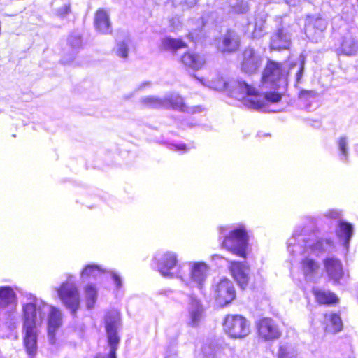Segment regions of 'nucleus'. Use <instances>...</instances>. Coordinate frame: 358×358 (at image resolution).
Wrapping results in <instances>:
<instances>
[{
	"mask_svg": "<svg viewBox=\"0 0 358 358\" xmlns=\"http://www.w3.org/2000/svg\"><path fill=\"white\" fill-rule=\"evenodd\" d=\"M45 302L35 296H27L22 303V336L26 351L30 358H33L37 352L38 325L43 321L41 309Z\"/></svg>",
	"mask_w": 358,
	"mask_h": 358,
	"instance_id": "1",
	"label": "nucleus"
},
{
	"mask_svg": "<svg viewBox=\"0 0 358 358\" xmlns=\"http://www.w3.org/2000/svg\"><path fill=\"white\" fill-rule=\"evenodd\" d=\"M287 248L292 255L310 252L319 255L322 252H330L334 248V243L330 238H318L313 229H296L288 240Z\"/></svg>",
	"mask_w": 358,
	"mask_h": 358,
	"instance_id": "2",
	"label": "nucleus"
},
{
	"mask_svg": "<svg viewBox=\"0 0 358 358\" xmlns=\"http://www.w3.org/2000/svg\"><path fill=\"white\" fill-rule=\"evenodd\" d=\"M304 59L299 63L290 66L288 72L281 63L268 61L264 71L262 82V85H269L271 88L278 90L284 88L287 83V78L294 75L296 84L301 82L304 71Z\"/></svg>",
	"mask_w": 358,
	"mask_h": 358,
	"instance_id": "3",
	"label": "nucleus"
},
{
	"mask_svg": "<svg viewBox=\"0 0 358 358\" xmlns=\"http://www.w3.org/2000/svg\"><path fill=\"white\" fill-rule=\"evenodd\" d=\"M233 87V96L241 99L246 107L256 110H262L269 103H277L281 99L280 93L260 92L243 80L236 81Z\"/></svg>",
	"mask_w": 358,
	"mask_h": 358,
	"instance_id": "4",
	"label": "nucleus"
},
{
	"mask_svg": "<svg viewBox=\"0 0 358 358\" xmlns=\"http://www.w3.org/2000/svg\"><path fill=\"white\" fill-rule=\"evenodd\" d=\"M248 236L243 228L235 229L224 237L222 246L231 253L245 258Z\"/></svg>",
	"mask_w": 358,
	"mask_h": 358,
	"instance_id": "5",
	"label": "nucleus"
},
{
	"mask_svg": "<svg viewBox=\"0 0 358 358\" xmlns=\"http://www.w3.org/2000/svg\"><path fill=\"white\" fill-rule=\"evenodd\" d=\"M157 268L159 273L166 278H177L182 281L186 278L183 267L178 266L176 254L166 252L159 259Z\"/></svg>",
	"mask_w": 358,
	"mask_h": 358,
	"instance_id": "6",
	"label": "nucleus"
},
{
	"mask_svg": "<svg viewBox=\"0 0 358 358\" xmlns=\"http://www.w3.org/2000/svg\"><path fill=\"white\" fill-rule=\"evenodd\" d=\"M72 278L71 275L69 276L68 280L57 291L62 303L75 315L80 306V296L76 285L71 281Z\"/></svg>",
	"mask_w": 358,
	"mask_h": 358,
	"instance_id": "7",
	"label": "nucleus"
},
{
	"mask_svg": "<svg viewBox=\"0 0 358 358\" xmlns=\"http://www.w3.org/2000/svg\"><path fill=\"white\" fill-rule=\"evenodd\" d=\"M104 320L108 342L110 346L108 355H116V351L120 343V337L117 334V327L120 322V313L115 310H110L106 313Z\"/></svg>",
	"mask_w": 358,
	"mask_h": 358,
	"instance_id": "8",
	"label": "nucleus"
},
{
	"mask_svg": "<svg viewBox=\"0 0 358 358\" xmlns=\"http://www.w3.org/2000/svg\"><path fill=\"white\" fill-rule=\"evenodd\" d=\"M224 331L234 338H242L250 333L248 321L240 315H229L223 324Z\"/></svg>",
	"mask_w": 358,
	"mask_h": 358,
	"instance_id": "9",
	"label": "nucleus"
},
{
	"mask_svg": "<svg viewBox=\"0 0 358 358\" xmlns=\"http://www.w3.org/2000/svg\"><path fill=\"white\" fill-rule=\"evenodd\" d=\"M214 298L220 306H224L231 303L236 296L235 289L231 281L224 278L215 282L213 287Z\"/></svg>",
	"mask_w": 358,
	"mask_h": 358,
	"instance_id": "10",
	"label": "nucleus"
},
{
	"mask_svg": "<svg viewBox=\"0 0 358 358\" xmlns=\"http://www.w3.org/2000/svg\"><path fill=\"white\" fill-rule=\"evenodd\" d=\"M43 313V320L48 315V334L50 343H55V336L56 331L62 324V315L61 311L57 308L45 303L41 309Z\"/></svg>",
	"mask_w": 358,
	"mask_h": 358,
	"instance_id": "11",
	"label": "nucleus"
},
{
	"mask_svg": "<svg viewBox=\"0 0 358 358\" xmlns=\"http://www.w3.org/2000/svg\"><path fill=\"white\" fill-rule=\"evenodd\" d=\"M215 46L221 52L231 53L238 50L241 44V38L238 33L228 29L215 41Z\"/></svg>",
	"mask_w": 358,
	"mask_h": 358,
	"instance_id": "12",
	"label": "nucleus"
},
{
	"mask_svg": "<svg viewBox=\"0 0 358 358\" xmlns=\"http://www.w3.org/2000/svg\"><path fill=\"white\" fill-rule=\"evenodd\" d=\"M327 24L326 20L318 16H308L305 24L306 36L313 42L317 43L322 38Z\"/></svg>",
	"mask_w": 358,
	"mask_h": 358,
	"instance_id": "13",
	"label": "nucleus"
},
{
	"mask_svg": "<svg viewBox=\"0 0 358 358\" xmlns=\"http://www.w3.org/2000/svg\"><path fill=\"white\" fill-rule=\"evenodd\" d=\"M263 58L254 48L248 47L242 54L241 70L246 73H255L262 66Z\"/></svg>",
	"mask_w": 358,
	"mask_h": 358,
	"instance_id": "14",
	"label": "nucleus"
},
{
	"mask_svg": "<svg viewBox=\"0 0 358 358\" xmlns=\"http://www.w3.org/2000/svg\"><path fill=\"white\" fill-rule=\"evenodd\" d=\"M258 334L264 341L278 339L281 336V331L276 322L270 317H264L257 324Z\"/></svg>",
	"mask_w": 358,
	"mask_h": 358,
	"instance_id": "15",
	"label": "nucleus"
},
{
	"mask_svg": "<svg viewBox=\"0 0 358 358\" xmlns=\"http://www.w3.org/2000/svg\"><path fill=\"white\" fill-rule=\"evenodd\" d=\"M189 277L191 281L199 289H202L208 275L209 268L204 262H190L189 264ZM187 279V275L185 274ZM184 280L183 282H185Z\"/></svg>",
	"mask_w": 358,
	"mask_h": 358,
	"instance_id": "16",
	"label": "nucleus"
},
{
	"mask_svg": "<svg viewBox=\"0 0 358 358\" xmlns=\"http://www.w3.org/2000/svg\"><path fill=\"white\" fill-rule=\"evenodd\" d=\"M292 34L289 27H279L271 36L270 47L272 50H282L289 48Z\"/></svg>",
	"mask_w": 358,
	"mask_h": 358,
	"instance_id": "17",
	"label": "nucleus"
},
{
	"mask_svg": "<svg viewBox=\"0 0 358 358\" xmlns=\"http://www.w3.org/2000/svg\"><path fill=\"white\" fill-rule=\"evenodd\" d=\"M324 266L329 278L334 283H338L344 275L341 260L334 257H328L324 259Z\"/></svg>",
	"mask_w": 358,
	"mask_h": 358,
	"instance_id": "18",
	"label": "nucleus"
},
{
	"mask_svg": "<svg viewBox=\"0 0 358 358\" xmlns=\"http://www.w3.org/2000/svg\"><path fill=\"white\" fill-rule=\"evenodd\" d=\"M301 270L308 282H316L321 277L319 264L310 257H305L301 260Z\"/></svg>",
	"mask_w": 358,
	"mask_h": 358,
	"instance_id": "19",
	"label": "nucleus"
},
{
	"mask_svg": "<svg viewBox=\"0 0 358 358\" xmlns=\"http://www.w3.org/2000/svg\"><path fill=\"white\" fill-rule=\"evenodd\" d=\"M230 270L232 275L241 288L245 289L249 281L248 266L240 262H231Z\"/></svg>",
	"mask_w": 358,
	"mask_h": 358,
	"instance_id": "20",
	"label": "nucleus"
},
{
	"mask_svg": "<svg viewBox=\"0 0 358 358\" xmlns=\"http://www.w3.org/2000/svg\"><path fill=\"white\" fill-rule=\"evenodd\" d=\"M164 100L167 101V103L164 106V108H166L171 107L175 110L188 113H199L201 110L199 106H187L184 103L182 97L179 96L178 94H167L164 96Z\"/></svg>",
	"mask_w": 358,
	"mask_h": 358,
	"instance_id": "21",
	"label": "nucleus"
},
{
	"mask_svg": "<svg viewBox=\"0 0 358 358\" xmlns=\"http://www.w3.org/2000/svg\"><path fill=\"white\" fill-rule=\"evenodd\" d=\"M188 312L189 324L193 327L197 326L203 317V309L200 301L193 296H189Z\"/></svg>",
	"mask_w": 358,
	"mask_h": 358,
	"instance_id": "22",
	"label": "nucleus"
},
{
	"mask_svg": "<svg viewBox=\"0 0 358 358\" xmlns=\"http://www.w3.org/2000/svg\"><path fill=\"white\" fill-rule=\"evenodd\" d=\"M353 226L347 222L339 221L336 229V235L339 241L343 244L346 250H348L350 239L353 235Z\"/></svg>",
	"mask_w": 358,
	"mask_h": 358,
	"instance_id": "23",
	"label": "nucleus"
},
{
	"mask_svg": "<svg viewBox=\"0 0 358 358\" xmlns=\"http://www.w3.org/2000/svg\"><path fill=\"white\" fill-rule=\"evenodd\" d=\"M180 62L187 67L199 70L205 64L206 59L203 55L187 52L180 57Z\"/></svg>",
	"mask_w": 358,
	"mask_h": 358,
	"instance_id": "24",
	"label": "nucleus"
},
{
	"mask_svg": "<svg viewBox=\"0 0 358 358\" xmlns=\"http://www.w3.org/2000/svg\"><path fill=\"white\" fill-rule=\"evenodd\" d=\"M17 297L13 289L10 287H0V309L15 308Z\"/></svg>",
	"mask_w": 358,
	"mask_h": 358,
	"instance_id": "25",
	"label": "nucleus"
},
{
	"mask_svg": "<svg viewBox=\"0 0 358 358\" xmlns=\"http://www.w3.org/2000/svg\"><path fill=\"white\" fill-rule=\"evenodd\" d=\"M94 26L97 31L101 34H109L111 32V23L109 15L103 9H99L94 17Z\"/></svg>",
	"mask_w": 358,
	"mask_h": 358,
	"instance_id": "26",
	"label": "nucleus"
},
{
	"mask_svg": "<svg viewBox=\"0 0 358 358\" xmlns=\"http://www.w3.org/2000/svg\"><path fill=\"white\" fill-rule=\"evenodd\" d=\"M326 330L331 333H337L343 329V322L339 315L334 313L324 315Z\"/></svg>",
	"mask_w": 358,
	"mask_h": 358,
	"instance_id": "27",
	"label": "nucleus"
},
{
	"mask_svg": "<svg viewBox=\"0 0 358 358\" xmlns=\"http://www.w3.org/2000/svg\"><path fill=\"white\" fill-rule=\"evenodd\" d=\"M312 292L317 301L321 304H332L338 301L337 296L330 291L313 287Z\"/></svg>",
	"mask_w": 358,
	"mask_h": 358,
	"instance_id": "28",
	"label": "nucleus"
},
{
	"mask_svg": "<svg viewBox=\"0 0 358 358\" xmlns=\"http://www.w3.org/2000/svg\"><path fill=\"white\" fill-rule=\"evenodd\" d=\"M340 52L349 56L358 54V41L351 36L344 37L341 44Z\"/></svg>",
	"mask_w": 358,
	"mask_h": 358,
	"instance_id": "29",
	"label": "nucleus"
},
{
	"mask_svg": "<svg viewBox=\"0 0 358 358\" xmlns=\"http://www.w3.org/2000/svg\"><path fill=\"white\" fill-rule=\"evenodd\" d=\"M194 77L199 80L202 85L208 87L209 88L214 89L215 90H224L228 88L229 83L219 74L216 75V78L204 79L199 78L196 76Z\"/></svg>",
	"mask_w": 358,
	"mask_h": 358,
	"instance_id": "30",
	"label": "nucleus"
},
{
	"mask_svg": "<svg viewBox=\"0 0 358 358\" xmlns=\"http://www.w3.org/2000/svg\"><path fill=\"white\" fill-rule=\"evenodd\" d=\"M186 43L180 38L166 37L162 40V48L166 51L176 52L178 50L185 48Z\"/></svg>",
	"mask_w": 358,
	"mask_h": 358,
	"instance_id": "31",
	"label": "nucleus"
},
{
	"mask_svg": "<svg viewBox=\"0 0 358 358\" xmlns=\"http://www.w3.org/2000/svg\"><path fill=\"white\" fill-rule=\"evenodd\" d=\"M130 43L131 39L127 34H125L124 38L117 39L116 47L114 49L115 55L120 58L126 59L128 57Z\"/></svg>",
	"mask_w": 358,
	"mask_h": 358,
	"instance_id": "32",
	"label": "nucleus"
},
{
	"mask_svg": "<svg viewBox=\"0 0 358 358\" xmlns=\"http://www.w3.org/2000/svg\"><path fill=\"white\" fill-rule=\"evenodd\" d=\"M139 103L142 106L151 108H164V106L167 103V101L163 99L155 96H148L141 98Z\"/></svg>",
	"mask_w": 358,
	"mask_h": 358,
	"instance_id": "33",
	"label": "nucleus"
},
{
	"mask_svg": "<svg viewBox=\"0 0 358 358\" xmlns=\"http://www.w3.org/2000/svg\"><path fill=\"white\" fill-rule=\"evenodd\" d=\"M68 44L73 48V56L68 60L64 59L63 62L68 64L73 60L75 55L82 45L81 36L78 33H72L68 38Z\"/></svg>",
	"mask_w": 358,
	"mask_h": 358,
	"instance_id": "34",
	"label": "nucleus"
},
{
	"mask_svg": "<svg viewBox=\"0 0 358 358\" xmlns=\"http://www.w3.org/2000/svg\"><path fill=\"white\" fill-rule=\"evenodd\" d=\"M106 271L103 270L99 266L95 264L87 265L81 273V278L85 279L86 278H92L96 279L100 275Z\"/></svg>",
	"mask_w": 358,
	"mask_h": 358,
	"instance_id": "35",
	"label": "nucleus"
},
{
	"mask_svg": "<svg viewBox=\"0 0 358 358\" xmlns=\"http://www.w3.org/2000/svg\"><path fill=\"white\" fill-rule=\"evenodd\" d=\"M337 146L338 149L339 150V157L341 161L343 162H347L348 159V137L346 136H340L337 141Z\"/></svg>",
	"mask_w": 358,
	"mask_h": 358,
	"instance_id": "36",
	"label": "nucleus"
},
{
	"mask_svg": "<svg viewBox=\"0 0 358 358\" xmlns=\"http://www.w3.org/2000/svg\"><path fill=\"white\" fill-rule=\"evenodd\" d=\"M85 298L87 307L88 309H91L94 307L97 298V291L94 286L88 285L86 286L85 289Z\"/></svg>",
	"mask_w": 358,
	"mask_h": 358,
	"instance_id": "37",
	"label": "nucleus"
},
{
	"mask_svg": "<svg viewBox=\"0 0 358 358\" xmlns=\"http://www.w3.org/2000/svg\"><path fill=\"white\" fill-rule=\"evenodd\" d=\"M294 356V350L291 345L285 343L280 345L278 358H293Z\"/></svg>",
	"mask_w": 358,
	"mask_h": 358,
	"instance_id": "38",
	"label": "nucleus"
},
{
	"mask_svg": "<svg viewBox=\"0 0 358 358\" xmlns=\"http://www.w3.org/2000/svg\"><path fill=\"white\" fill-rule=\"evenodd\" d=\"M267 15L264 12L257 14L255 20V31L261 32L264 30L266 22Z\"/></svg>",
	"mask_w": 358,
	"mask_h": 358,
	"instance_id": "39",
	"label": "nucleus"
},
{
	"mask_svg": "<svg viewBox=\"0 0 358 358\" xmlns=\"http://www.w3.org/2000/svg\"><path fill=\"white\" fill-rule=\"evenodd\" d=\"M198 0H173V3L176 6H181L182 10L189 9L194 7Z\"/></svg>",
	"mask_w": 358,
	"mask_h": 358,
	"instance_id": "40",
	"label": "nucleus"
},
{
	"mask_svg": "<svg viewBox=\"0 0 358 358\" xmlns=\"http://www.w3.org/2000/svg\"><path fill=\"white\" fill-rule=\"evenodd\" d=\"M317 96V92L313 90H301L299 97L303 101H310Z\"/></svg>",
	"mask_w": 358,
	"mask_h": 358,
	"instance_id": "41",
	"label": "nucleus"
},
{
	"mask_svg": "<svg viewBox=\"0 0 358 358\" xmlns=\"http://www.w3.org/2000/svg\"><path fill=\"white\" fill-rule=\"evenodd\" d=\"M233 10L237 13H245L248 10V6L246 3L242 2L240 5L233 6Z\"/></svg>",
	"mask_w": 358,
	"mask_h": 358,
	"instance_id": "42",
	"label": "nucleus"
},
{
	"mask_svg": "<svg viewBox=\"0 0 358 358\" xmlns=\"http://www.w3.org/2000/svg\"><path fill=\"white\" fill-rule=\"evenodd\" d=\"M70 12V4H64L63 6L59 8L57 13L61 17H64Z\"/></svg>",
	"mask_w": 358,
	"mask_h": 358,
	"instance_id": "43",
	"label": "nucleus"
},
{
	"mask_svg": "<svg viewBox=\"0 0 358 358\" xmlns=\"http://www.w3.org/2000/svg\"><path fill=\"white\" fill-rule=\"evenodd\" d=\"M111 275L113 278V280L114 281V283L115 284L117 289H120L122 287V280L120 277L116 274L115 272L111 271Z\"/></svg>",
	"mask_w": 358,
	"mask_h": 358,
	"instance_id": "44",
	"label": "nucleus"
},
{
	"mask_svg": "<svg viewBox=\"0 0 358 358\" xmlns=\"http://www.w3.org/2000/svg\"><path fill=\"white\" fill-rule=\"evenodd\" d=\"M325 215L327 217L336 219L339 217L340 213L336 210H329Z\"/></svg>",
	"mask_w": 358,
	"mask_h": 358,
	"instance_id": "45",
	"label": "nucleus"
},
{
	"mask_svg": "<svg viewBox=\"0 0 358 358\" xmlns=\"http://www.w3.org/2000/svg\"><path fill=\"white\" fill-rule=\"evenodd\" d=\"M180 22L179 20V18L178 17H173L171 20H170V24L173 29H178V27L180 26Z\"/></svg>",
	"mask_w": 358,
	"mask_h": 358,
	"instance_id": "46",
	"label": "nucleus"
},
{
	"mask_svg": "<svg viewBox=\"0 0 358 358\" xmlns=\"http://www.w3.org/2000/svg\"><path fill=\"white\" fill-rule=\"evenodd\" d=\"M172 147H173L174 148H171V149L173 150H182V151L187 150L186 145L183 144V143L178 144V145H172Z\"/></svg>",
	"mask_w": 358,
	"mask_h": 358,
	"instance_id": "47",
	"label": "nucleus"
},
{
	"mask_svg": "<svg viewBox=\"0 0 358 358\" xmlns=\"http://www.w3.org/2000/svg\"><path fill=\"white\" fill-rule=\"evenodd\" d=\"M94 358H117L116 355L98 354Z\"/></svg>",
	"mask_w": 358,
	"mask_h": 358,
	"instance_id": "48",
	"label": "nucleus"
},
{
	"mask_svg": "<svg viewBox=\"0 0 358 358\" xmlns=\"http://www.w3.org/2000/svg\"><path fill=\"white\" fill-rule=\"evenodd\" d=\"M301 0H285L287 4L290 6H295L296 3L300 2Z\"/></svg>",
	"mask_w": 358,
	"mask_h": 358,
	"instance_id": "49",
	"label": "nucleus"
},
{
	"mask_svg": "<svg viewBox=\"0 0 358 358\" xmlns=\"http://www.w3.org/2000/svg\"><path fill=\"white\" fill-rule=\"evenodd\" d=\"M150 85V82L148 81H145V82H143V83H141L138 87V90H142L143 87H146V86H149Z\"/></svg>",
	"mask_w": 358,
	"mask_h": 358,
	"instance_id": "50",
	"label": "nucleus"
},
{
	"mask_svg": "<svg viewBox=\"0 0 358 358\" xmlns=\"http://www.w3.org/2000/svg\"><path fill=\"white\" fill-rule=\"evenodd\" d=\"M188 36H189V37L192 41H194V36H193V34H192V33H189Z\"/></svg>",
	"mask_w": 358,
	"mask_h": 358,
	"instance_id": "51",
	"label": "nucleus"
},
{
	"mask_svg": "<svg viewBox=\"0 0 358 358\" xmlns=\"http://www.w3.org/2000/svg\"><path fill=\"white\" fill-rule=\"evenodd\" d=\"M166 358H176L175 357H166Z\"/></svg>",
	"mask_w": 358,
	"mask_h": 358,
	"instance_id": "52",
	"label": "nucleus"
},
{
	"mask_svg": "<svg viewBox=\"0 0 358 358\" xmlns=\"http://www.w3.org/2000/svg\"><path fill=\"white\" fill-rule=\"evenodd\" d=\"M357 1H358V0H357Z\"/></svg>",
	"mask_w": 358,
	"mask_h": 358,
	"instance_id": "53",
	"label": "nucleus"
}]
</instances>
